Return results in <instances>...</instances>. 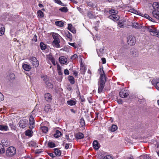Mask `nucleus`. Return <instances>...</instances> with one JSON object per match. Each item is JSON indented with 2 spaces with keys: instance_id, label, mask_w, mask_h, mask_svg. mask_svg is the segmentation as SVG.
I'll return each mask as SVG.
<instances>
[{
  "instance_id": "9b49d317",
  "label": "nucleus",
  "mask_w": 159,
  "mask_h": 159,
  "mask_svg": "<svg viewBox=\"0 0 159 159\" xmlns=\"http://www.w3.org/2000/svg\"><path fill=\"white\" fill-rule=\"evenodd\" d=\"M47 60L49 61H51L52 62V64L55 66L56 65V63L55 61V58L51 54H49L47 56Z\"/></svg>"
},
{
  "instance_id": "f3484780",
  "label": "nucleus",
  "mask_w": 159,
  "mask_h": 159,
  "mask_svg": "<svg viewBox=\"0 0 159 159\" xmlns=\"http://www.w3.org/2000/svg\"><path fill=\"white\" fill-rule=\"evenodd\" d=\"M22 66L24 70L26 71H30L31 68V67L30 65L25 63H23Z\"/></svg>"
},
{
  "instance_id": "cd10ccee",
  "label": "nucleus",
  "mask_w": 159,
  "mask_h": 159,
  "mask_svg": "<svg viewBox=\"0 0 159 159\" xmlns=\"http://www.w3.org/2000/svg\"><path fill=\"white\" fill-rule=\"evenodd\" d=\"M59 10L62 12L66 13L68 12V10L66 7H64L60 8Z\"/></svg>"
},
{
  "instance_id": "bb28decb",
  "label": "nucleus",
  "mask_w": 159,
  "mask_h": 159,
  "mask_svg": "<svg viewBox=\"0 0 159 159\" xmlns=\"http://www.w3.org/2000/svg\"><path fill=\"white\" fill-rule=\"evenodd\" d=\"M1 142L3 146H7L9 144V142L7 139H2Z\"/></svg>"
},
{
  "instance_id": "de8ad7c7",
  "label": "nucleus",
  "mask_w": 159,
  "mask_h": 159,
  "mask_svg": "<svg viewBox=\"0 0 159 159\" xmlns=\"http://www.w3.org/2000/svg\"><path fill=\"white\" fill-rule=\"evenodd\" d=\"M66 35L67 37L70 39H71L72 38V35L69 32L67 31L66 33Z\"/></svg>"
},
{
  "instance_id": "69168bd1",
  "label": "nucleus",
  "mask_w": 159,
  "mask_h": 159,
  "mask_svg": "<svg viewBox=\"0 0 159 159\" xmlns=\"http://www.w3.org/2000/svg\"><path fill=\"white\" fill-rule=\"evenodd\" d=\"M110 12L111 13V14H116L117 11H116L114 10H111L110 11Z\"/></svg>"
},
{
  "instance_id": "680f3d73",
  "label": "nucleus",
  "mask_w": 159,
  "mask_h": 159,
  "mask_svg": "<svg viewBox=\"0 0 159 159\" xmlns=\"http://www.w3.org/2000/svg\"><path fill=\"white\" fill-rule=\"evenodd\" d=\"M4 99V96L0 92V102Z\"/></svg>"
},
{
  "instance_id": "338daca9",
  "label": "nucleus",
  "mask_w": 159,
  "mask_h": 159,
  "mask_svg": "<svg viewBox=\"0 0 159 159\" xmlns=\"http://www.w3.org/2000/svg\"><path fill=\"white\" fill-rule=\"evenodd\" d=\"M73 27L72 26V25L71 24H68V30H69L71 28H72Z\"/></svg>"
},
{
  "instance_id": "5701e85b",
  "label": "nucleus",
  "mask_w": 159,
  "mask_h": 159,
  "mask_svg": "<svg viewBox=\"0 0 159 159\" xmlns=\"http://www.w3.org/2000/svg\"><path fill=\"white\" fill-rule=\"evenodd\" d=\"M132 27L136 29H140L142 28V25L138 23H134L133 24Z\"/></svg>"
},
{
  "instance_id": "ddd939ff",
  "label": "nucleus",
  "mask_w": 159,
  "mask_h": 159,
  "mask_svg": "<svg viewBox=\"0 0 159 159\" xmlns=\"http://www.w3.org/2000/svg\"><path fill=\"white\" fill-rule=\"evenodd\" d=\"M45 100L47 102H50L52 99V96L49 93H47L44 94V96Z\"/></svg>"
},
{
  "instance_id": "3c124183",
  "label": "nucleus",
  "mask_w": 159,
  "mask_h": 159,
  "mask_svg": "<svg viewBox=\"0 0 159 159\" xmlns=\"http://www.w3.org/2000/svg\"><path fill=\"white\" fill-rule=\"evenodd\" d=\"M80 123L82 126H83L85 125V121L83 119H81L80 120Z\"/></svg>"
},
{
  "instance_id": "f704fd0d",
  "label": "nucleus",
  "mask_w": 159,
  "mask_h": 159,
  "mask_svg": "<svg viewBox=\"0 0 159 159\" xmlns=\"http://www.w3.org/2000/svg\"><path fill=\"white\" fill-rule=\"evenodd\" d=\"M54 150V153L56 155L60 156L61 154V153L60 150L57 148H55Z\"/></svg>"
},
{
  "instance_id": "c03bdc74",
  "label": "nucleus",
  "mask_w": 159,
  "mask_h": 159,
  "mask_svg": "<svg viewBox=\"0 0 159 159\" xmlns=\"http://www.w3.org/2000/svg\"><path fill=\"white\" fill-rule=\"evenodd\" d=\"M9 77L11 80H13L15 78V75L13 73H11L10 74Z\"/></svg>"
},
{
  "instance_id": "e2e57ef3",
  "label": "nucleus",
  "mask_w": 159,
  "mask_h": 159,
  "mask_svg": "<svg viewBox=\"0 0 159 159\" xmlns=\"http://www.w3.org/2000/svg\"><path fill=\"white\" fill-rule=\"evenodd\" d=\"M77 56L76 54H75L71 57V59L72 60H74L77 58Z\"/></svg>"
},
{
  "instance_id": "72a5a7b5",
  "label": "nucleus",
  "mask_w": 159,
  "mask_h": 159,
  "mask_svg": "<svg viewBox=\"0 0 159 159\" xmlns=\"http://www.w3.org/2000/svg\"><path fill=\"white\" fill-rule=\"evenodd\" d=\"M55 24L56 25L60 27L63 26L64 25L63 22L60 21L55 22Z\"/></svg>"
},
{
  "instance_id": "4c0bfd02",
  "label": "nucleus",
  "mask_w": 159,
  "mask_h": 159,
  "mask_svg": "<svg viewBox=\"0 0 159 159\" xmlns=\"http://www.w3.org/2000/svg\"><path fill=\"white\" fill-rule=\"evenodd\" d=\"M117 129V126L115 125H112L111 127L110 130L112 132L115 131Z\"/></svg>"
},
{
  "instance_id": "774afa93",
  "label": "nucleus",
  "mask_w": 159,
  "mask_h": 159,
  "mask_svg": "<svg viewBox=\"0 0 159 159\" xmlns=\"http://www.w3.org/2000/svg\"><path fill=\"white\" fill-rule=\"evenodd\" d=\"M101 60L102 61L103 64H105L106 63V59L105 58H102Z\"/></svg>"
},
{
  "instance_id": "aec40b11",
  "label": "nucleus",
  "mask_w": 159,
  "mask_h": 159,
  "mask_svg": "<svg viewBox=\"0 0 159 159\" xmlns=\"http://www.w3.org/2000/svg\"><path fill=\"white\" fill-rule=\"evenodd\" d=\"M60 40H54L52 43V45L54 47L57 48H58L60 47Z\"/></svg>"
},
{
  "instance_id": "f257e3e1",
  "label": "nucleus",
  "mask_w": 159,
  "mask_h": 159,
  "mask_svg": "<svg viewBox=\"0 0 159 159\" xmlns=\"http://www.w3.org/2000/svg\"><path fill=\"white\" fill-rule=\"evenodd\" d=\"M152 6L154 9L152 12V15L155 18L159 20V3L154 2Z\"/></svg>"
},
{
  "instance_id": "f8f14e48",
  "label": "nucleus",
  "mask_w": 159,
  "mask_h": 159,
  "mask_svg": "<svg viewBox=\"0 0 159 159\" xmlns=\"http://www.w3.org/2000/svg\"><path fill=\"white\" fill-rule=\"evenodd\" d=\"M109 18L114 21L118 20L119 19V16L116 14H113L109 16Z\"/></svg>"
},
{
  "instance_id": "2eb2a0df",
  "label": "nucleus",
  "mask_w": 159,
  "mask_h": 159,
  "mask_svg": "<svg viewBox=\"0 0 159 159\" xmlns=\"http://www.w3.org/2000/svg\"><path fill=\"white\" fill-rule=\"evenodd\" d=\"M80 72L82 74H84L87 69L86 67L83 64L82 61L80 62Z\"/></svg>"
},
{
  "instance_id": "20e7f679",
  "label": "nucleus",
  "mask_w": 159,
  "mask_h": 159,
  "mask_svg": "<svg viewBox=\"0 0 159 159\" xmlns=\"http://www.w3.org/2000/svg\"><path fill=\"white\" fill-rule=\"evenodd\" d=\"M29 60L33 66L35 67H37L38 66L39 62L35 57H31L29 58Z\"/></svg>"
},
{
  "instance_id": "13d9d810",
  "label": "nucleus",
  "mask_w": 159,
  "mask_h": 159,
  "mask_svg": "<svg viewBox=\"0 0 159 159\" xmlns=\"http://www.w3.org/2000/svg\"><path fill=\"white\" fill-rule=\"evenodd\" d=\"M69 30L74 34L76 32V30L74 27L70 30Z\"/></svg>"
},
{
  "instance_id": "09e8293b",
  "label": "nucleus",
  "mask_w": 159,
  "mask_h": 159,
  "mask_svg": "<svg viewBox=\"0 0 159 159\" xmlns=\"http://www.w3.org/2000/svg\"><path fill=\"white\" fill-rule=\"evenodd\" d=\"M48 146L50 148H52L55 147V144L54 143L51 142L48 143Z\"/></svg>"
},
{
  "instance_id": "37998d69",
  "label": "nucleus",
  "mask_w": 159,
  "mask_h": 159,
  "mask_svg": "<svg viewBox=\"0 0 159 159\" xmlns=\"http://www.w3.org/2000/svg\"><path fill=\"white\" fill-rule=\"evenodd\" d=\"M40 47L42 50H44L46 48V45L43 42L40 43Z\"/></svg>"
},
{
  "instance_id": "ea45409f",
  "label": "nucleus",
  "mask_w": 159,
  "mask_h": 159,
  "mask_svg": "<svg viewBox=\"0 0 159 159\" xmlns=\"http://www.w3.org/2000/svg\"><path fill=\"white\" fill-rule=\"evenodd\" d=\"M144 17L149 20L151 21L152 22H154V20L153 19L152 17H150L148 14H144Z\"/></svg>"
},
{
  "instance_id": "dca6fc26",
  "label": "nucleus",
  "mask_w": 159,
  "mask_h": 159,
  "mask_svg": "<svg viewBox=\"0 0 159 159\" xmlns=\"http://www.w3.org/2000/svg\"><path fill=\"white\" fill-rule=\"evenodd\" d=\"M127 20L126 19H122L121 20H120L118 22V24L120 28H122L124 27V23L127 21Z\"/></svg>"
},
{
  "instance_id": "603ef678",
  "label": "nucleus",
  "mask_w": 159,
  "mask_h": 159,
  "mask_svg": "<svg viewBox=\"0 0 159 159\" xmlns=\"http://www.w3.org/2000/svg\"><path fill=\"white\" fill-rule=\"evenodd\" d=\"M87 4L89 6L92 7H96L95 5L94 4H93V3L91 2H88Z\"/></svg>"
},
{
  "instance_id": "5fc2aeb1",
  "label": "nucleus",
  "mask_w": 159,
  "mask_h": 159,
  "mask_svg": "<svg viewBox=\"0 0 159 159\" xmlns=\"http://www.w3.org/2000/svg\"><path fill=\"white\" fill-rule=\"evenodd\" d=\"M87 16L90 18H91L93 17V16L90 12H88Z\"/></svg>"
},
{
  "instance_id": "bf43d9fd",
  "label": "nucleus",
  "mask_w": 159,
  "mask_h": 159,
  "mask_svg": "<svg viewBox=\"0 0 159 159\" xmlns=\"http://www.w3.org/2000/svg\"><path fill=\"white\" fill-rule=\"evenodd\" d=\"M103 159H113L110 156L108 155L105 156Z\"/></svg>"
},
{
  "instance_id": "393cba45",
  "label": "nucleus",
  "mask_w": 159,
  "mask_h": 159,
  "mask_svg": "<svg viewBox=\"0 0 159 159\" xmlns=\"http://www.w3.org/2000/svg\"><path fill=\"white\" fill-rule=\"evenodd\" d=\"M76 138L77 139H80L84 137V134L81 133H78L76 135Z\"/></svg>"
},
{
  "instance_id": "f03ea898",
  "label": "nucleus",
  "mask_w": 159,
  "mask_h": 159,
  "mask_svg": "<svg viewBox=\"0 0 159 159\" xmlns=\"http://www.w3.org/2000/svg\"><path fill=\"white\" fill-rule=\"evenodd\" d=\"M16 149L15 148L11 146L7 148L6 151V154L7 156L11 157L16 154Z\"/></svg>"
},
{
  "instance_id": "864d4df0",
  "label": "nucleus",
  "mask_w": 159,
  "mask_h": 159,
  "mask_svg": "<svg viewBox=\"0 0 159 159\" xmlns=\"http://www.w3.org/2000/svg\"><path fill=\"white\" fill-rule=\"evenodd\" d=\"M141 157H143L144 159H151L149 156L146 154L142 156Z\"/></svg>"
},
{
  "instance_id": "a211bd4d",
  "label": "nucleus",
  "mask_w": 159,
  "mask_h": 159,
  "mask_svg": "<svg viewBox=\"0 0 159 159\" xmlns=\"http://www.w3.org/2000/svg\"><path fill=\"white\" fill-rule=\"evenodd\" d=\"M59 60L60 63L63 64H65L67 61V58L64 56L60 57Z\"/></svg>"
},
{
  "instance_id": "4468645a",
  "label": "nucleus",
  "mask_w": 159,
  "mask_h": 159,
  "mask_svg": "<svg viewBox=\"0 0 159 159\" xmlns=\"http://www.w3.org/2000/svg\"><path fill=\"white\" fill-rule=\"evenodd\" d=\"M130 54L131 56L133 57H137L139 55V53L138 51L134 48L131 49Z\"/></svg>"
},
{
  "instance_id": "6ab92c4d",
  "label": "nucleus",
  "mask_w": 159,
  "mask_h": 159,
  "mask_svg": "<svg viewBox=\"0 0 159 159\" xmlns=\"http://www.w3.org/2000/svg\"><path fill=\"white\" fill-rule=\"evenodd\" d=\"M93 148L95 150H98L99 148L100 145L97 140H94L93 142Z\"/></svg>"
},
{
  "instance_id": "6e6552de",
  "label": "nucleus",
  "mask_w": 159,
  "mask_h": 159,
  "mask_svg": "<svg viewBox=\"0 0 159 159\" xmlns=\"http://www.w3.org/2000/svg\"><path fill=\"white\" fill-rule=\"evenodd\" d=\"M98 72L100 75L99 80H106L105 75L104 74V72L102 68H100L98 70Z\"/></svg>"
},
{
  "instance_id": "412c9836",
  "label": "nucleus",
  "mask_w": 159,
  "mask_h": 159,
  "mask_svg": "<svg viewBox=\"0 0 159 159\" xmlns=\"http://www.w3.org/2000/svg\"><path fill=\"white\" fill-rule=\"evenodd\" d=\"M9 130L8 127L7 125H0V130L2 131H6Z\"/></svg>"
},
{
  "instance_id": "79ce46f5",
  "label": "nucleus",
  "mask_w": 159,
  "mask_h": 159,
  "mask_svg": "<svg viewBox=\"0 0 159 159\" xmlns=\"http://www.w3.org/2000/svg\"><path fill=\"white\" fill-rule=\"evenodd\" d=\"M56 3L60 5L61 6H64V4L61 1L59 0H55L54 1Z\"/></svg>"
},
{
  "instance_id": "a18cd8bd",
  "label": "nucleus",
  "mask_w": 159,
  "mask_h": 159,
  "mask_svg": "<svg viewBox=\"0 0 159 159\" xmlns=\"http://www.w3.org/2000/svg\"><path fill=\"white\" fill-rule=\"evenodd\" d=\"M37 13H38V16L42 18L43 16V13L41 10H39L37 12Z\"/></svg>"
},
{
  "instance_id": "49530a36",
  "label": "nucleus",
  "mask_w": 159,
  "mask_h": 159,
  "mask_svg": "<svg viewBox=\"0 0 159 159\" xmlns=\"http://www.w3.org/2000/svg\"><path fill=\"white\" fill-rule=\"evenodd\" d=\"M152 84L155 86L157 90H159V81L157 82L156 83L152 82Z\"/></svg>"
},
{
  "instance_id": "473e14b6",
  "label": "nucleus",
  "mask_w": 159,
  "mask_h": 159,
  "mask_svg": "<svg viewBox=\"0 0 159 159\" xmlns=\"http://www.w3.org/2000/svg\"><path fill=\"white\" fill-rule=\"evenodd\" d=\"M52 37L54 39V40H59V34L55 33H53L52 34Z\"/></svg>"
},
{
  "instance_id": "a878e982",
  "label": "nucleus",
  "mask_w": 159,
  "mask_h": 159,
  "mask_svg": "<svg viewBox=\"0 0 159 159\" xmlns=\"http://www.w3.org/2000/svg\"><path fill=\"white\" fill-rule=\"evenodd\" d=\"M61 135V132L58 130L56 131L55 133L54 134V136L56 138H58Z\"/></svg>"
},
{
  "instance_id": "6e6d98bb",
  "label": "nucleus",
  "mask_w": 159,
  "mask_h": 159,
  "mask_svg": "<svg viewBox=\"0 0 159 159\" xmlns=\"http://www.w3.org/2000/svg\"><path fill=\"white\" fill-rule=\"evenodd\" d=\"M29 144L31 146H36V143L34 141H31L29 143Z\"/></svg>"
},
{
  "instance_id": "c9c22d12",
  "label": "nucleus",
  "mask_w": 159,
  "mask_h": 159,
  "mask_svg": "<svg viewBox=\"0 0 159 159\" xmlns=\"http://www.w3.org/2000/svg\"><path fill=\"white\" fill-rule=\"evenodd\" d=\"M45 84L49 88H53V86L52 84L48 80H46Z\"/></svg>"
},
{
  "instance_id": "e433bc0d",
  "label": "nucleus",
  "mask_w": 159,
  "mask_h": 159,
  "mask_svg": "<svg viewBox=\"0 0 159 159\" xmlns=\"http://www.w3.org/2000/svg\"><path fill=\"white\" fill-rule=\"evenodd\" d=\"M42 131L44 133H46L48 131V128L45 126H43L41 127Z\"/></svg>"
},
{
  "instance_id": "1a4fd4ad",
  "label": "nucleus",
  "mask_w": 159,
  "mask_h": 159,
  "mask_svg": "<svg viewBox=\"0 0 159 159\" xmlns=\"http://www.w3.org/2000/svg\"><path fill=\"white\" fill-rule=\"evenodd\" d=\"M27 120L25 119L20 120L19 123V126L22 128H25L27 125Z\"/></svg>"
},
{
  "instance_id": "0eeeda50",
  "label": "nucleus",
  "mask_w": 159,
  "mask_h": 159,
  "mask_svg": "<svg viewBox=\"0 0 159 159\" xmlns=\"http://www.w3.org/2000/svg\"><path fill=\"white\" fill-rule=\"evenodd\" d=\"M148 29L151 35L153 36L156 35L157 30L156 28H154L153 26H151L149 27Z\"/></svg>"
},
{
  "instance_id": "2f4dec72",
  "label": "nucleus",
  "mask_w": 159,
  "mask_h": 159,
  "mask_svg": "<svg viewBox=\"0 0 159 159\" xmlns=\"http://www.w3.org/2000/svg\"><path fill=\"white\" fill-rule=\"evenodd\" d=\"M104 49L102 48H100L99 50H97V52L99 57L102 56V55L103 53Z\"/></svg>"
},
{
  "instance_id": "4d7b16f0",
  "label": "nucleus",
  "mask_w": 159,
  "mask_h": 159,
  "mask_svg": "<svg viewBox=\"0 0 159 159\" xmlns=\"http://www.w3.org/2000/svg\"><path fill=\"white\" fill-rule=\"evenodd\" d=\"M9 125L12 129H14L15 128V127L13 123H9Z\"/></svg>"
},
{
  "instance_id": "a19ab883",
  "label": "nucleus",
  "mask_w": 159,
  "mask_h": 159,
  "mask_svg": "<svg viewBox=\"0 0 159 159\" xmlns=\"http://www.w3.org/2000/svg\"><path fill=\"white\" fill-rule=\"evenodd\" d=\"M129 11L136 14H138V11L133 8H130L129 10Z\"/></svg>"
},
{
  "instance_id": "c85d7f7f",
  "label": "nucleus",
  "mask_w": 159,
  "mask_h": 159,
  "mask_svg": "<svg viewBox=\"0 0 159 159\" xmlns=\"http://www.w3.org/2000/svg\"><path fill=\"white\" fill-rule=\"evenodd\" d=\"M68 78L70 83L72 84H74L75 79L73 76H70L68 77Z\"/></svg>"
},
{
  "instance_id": "7ed1b4c3",
  "label": "nucleus",
  "mask_w": 159,
  "mask_h": 159,
  "mask_svg": "<svg viewBox=\"0 0 159 159\" xmlns=\"http://www.w3.org/2000/svg\"><path fill=\"white\" fill-rule=\"evenodd\" d=\"M106 81V80H99L98 83V92L99 93H101L102 92L103 89L104 87V84Z\"/></svg>"
},
{
  "instance_id": "052dcab7",
  "label": "nucleus",
  "mask_w": 159,
  "mask_h": 159,
  "mask_svg": "<svg viewBox=\"0 0 159 159\" xmlns=\"http://www.w3.org/2000/svg\"><path fill=\"white\" fill-rule=\"evenodd\" d=\"M64 73L65 75H68L69 74V72L68 70L66 69L64 71Z\"/></svg>"
},
{
  "instance_id": "8fccbe9b",
  "label": "nucleus",
  "mask_w": 159,
  "mask_h": 159,
  "mask_svg": "<svg viewBox=\"0 0 159 159\" xmlns=\"http://www.w3.org/2000/svg\"><path fill=\"white\" fill-rule=\"evenodd\" d=\"M68 44L70 46L74 47V48H76L77 47V44L75 43H70L69 42L68 43Z\"/></svg>"
},
{
  "instance_id": "b1692460",
  "label": "nucleus",
  "mask_w": 159,
  "mask_h": 159,
  "mask_svg": "<svg viewBox=\"0 0 159 159\" xmlns=\"http://www.w3.org/2000/svg\"><path fill=\"white\" fill-rule=\"evenodd\" d=\"M91 71L90 70H88L87 74V75L86 76L85 78L87 80H90L91 79Z\"/></svg>"
},
{
  "instance_id": "7c9ffc66",
  "label": "nucleus",
  "mask_w": 159,
  "mask_h": 159,
  "mask_svg": "<svg viewBox=\"0 0 159 159\" xmlns=\"http://www.w3.org/2000/svg\"><path fill=\"white\" fill-rule=\"evenodd\" d=\"M67 104L71 106H74L76 104V102L74 100H70L67 101Z\"/></svg>"
},
{
  "instance_id": "9d476101",
  "label": "nucleus",
  "mask_w": 159,
  "mask_h": 159,
  "mask_svg": "<svg viewBox=\"0 0 159 159\" xmlns=\"http://www.w3.org/2000/svg\"><path fill=\"white\" fill-rule=\"evenodd\" d=\"M29 128L30 129H32L34 128V119L32 116H30L29 119Z\"/></svg>"
},
{
  "instance_id": "4be33fe9",
  "label": "nucleus",
  "mask_w": 159,
  "mask_h": 159,
  "mask_svg": "<svg viewBox=\"0 0 159 159\" xmlns=\"http://www.w3.org/2000/svg\"><path fill=\"white\" fill-rule=\"evenodd\" d=\"M5 28L4 25L0 24V36L2 35L4 33Z\"/></svg>"
},
{
  "instance_id": "39448f33",
  "label": "nucleus",
  "mask_w": 159,
  "mask_h": 159,
  "mask_svg": "<svg viewBox=\"0 0 159 159\" xmlns=\"http://www.w3.org/2000/svg\"><path fill=\"white\" fill-rule=\"evenodd\" d=\"M128 43L130 45H134L136 43L135 38L133 35L128 36L127 39Z\"/></svg>"
},
{
  "instance_id": "58836bf2",
  "label": "nucleus",
  "mask_w": 159,
  "mask_h": 159,
  "mask_svg": "<svg viewBox=\"0 0 159 159\" xmlns=\"http://www.w3.org/2000/svg\"><path fill=\"white\" fill-rule=\"evenodd\" d=\"M5 152L4 147L0 143V154H3Z\"/></svg>"
},
{
  "instance_id": "0e129e2a",
  "label": "nucleus",
  "mask_w": 159,
  "mask_h": 159,
  "mask_svg": "<svg viewBox=\"0 0 159 159\" xmlns=\"http://www.w3.org/2000/svg\"><path fill=\"white\" fill-rule=\"evenodd\" d=\"M66 139L69 142H71L72 141V140L70 139V138L69 137V136L67 135H66Z\"/></svg>"
},
{
  "instance_id": "c756f323",
  "label": "nucleus",
  "mask_w": 159,
  "mask_h": 159,
  "mask_svg": "<svg viewBox=\"0 0 159 159\" xmlns=\"http://www.w3.org/2000/svg\"><path fill=\"white\" fill-rule=\"evenodd\" d=\"M32 133L33 132L31 130L28 129L25 131V134L27 136H31Z\"/></svg>"
},
{
  "instance_id": "423d86ee",
  "label": "nucleus",
  "mask_w": 159,
  "mask_h": 159,
  "mask_svg": "<svg viewBox=\"0 0 159 159\" xmlns=\"http://www.w3.org/2000/svg\"><path fill=\"white\" fill-rule=\"evenodd\" d=\"M129 94V92L127 90H125L124 89H122L119 93L120 97L123 98H126Z\"/></svg>"
}]
</instances>
